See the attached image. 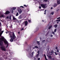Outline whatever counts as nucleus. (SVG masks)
<instances>
[{
	"label": "nucleus",
	"mask_w": 60,
	"mask_h": 60,
	"mask_svg": "<svg viewBox=\"0 0 60 60\" xmlns=\"http://www.w3.org/2000/svg\"><path fill=\"white\" fill-rule=\"evenodd\" d=\"M59 10V9H57V11H58Z\"/></svg>",
	"instance_id": "52"
},
{
	"label": "nucleus",
	"mask_w": 60,
	"mask_h": 60,
	"mask_svg": "<svg viewBox=\"0 0 60 60\" xmlns=\"http://www.w3.org/2000/svg\"><path fill=\"white\" fill-rule=\"evenodd\" d=\"M45 40H44L42 41V43H44V42H45Z\"/></svg>",
	"instance_id": "25"
},
{
	"label": "nucleus",
	"mask_w": 60,
	"mask_h": 60,
	"mask_svg": "<svg viewBox=\"0 0 60 60\" xmlns=\"http://www.w3.org/2000/svg\"><path fill=\"white\" fill-rule=\"evenodd\" d=\"M25 43L26 44H27V42H25Z\"/></svg>",
	"instance_id": "50"
},
{
	"label": "nucleus",
	"mask_w": 60,
	"mask_h": 60,
	"mask_svg": "<svg viewBox=\"0 0 60 60\" xmlns=\"http://www.w3.org/2000/svg\"><path fill=\"white\" fill-rule=\"evenodd\" d=\"M4 16L3 15H1V16H0V18H2V17H4Z\"/></svg>",
	"instance_id": "23"
},
{
	"label": "nucleus",
	"mask_w": 60,
	"mask_h": 60,
	"mask_svg": "<svg viewBox=\"0 0 60 60\" xmlns=\"http://www.w3.org/2000/svg\"><path fill=\"white\" fill-rule=\"evenodd\" d=\"M10 13V12L9 11H7L5 13V14L6 15L7 14H8Z\"/></svg>",
	"instance_id": "8"
},
{
	"label": "nucleus",
	"mask_w": 60,
	"mask_h": 60,
	"mask_svg": "<svg viewBox=\"0 0 60 60\" xmlns=\"http://www.w3.org/2000/svg\"><path fill=\"white\" fill-rule=\"evenodd\" d=\"M4 42L5 44H7L6 46V48H8V46H9V43H8L7 41L6 40H5L4 41Z\"/></svg>",
	"instance_id": "3"
},
{
	"label": "nucleus",
	"mask_w": 60,
	"mask_h": 60,
	"mask_svg": "<svg viewBox=\"0 0 60 60\" xmlns=\"http://www.w3.org/2000/svg\"><path fill=\"white\" fill-rule=\"evenodd\" d=\"M21 16H20L19 17V19H21Z\"/></svg>",
	"instance_id": "28"
},
{
	"label": "nucleus",
	"mask_w": 60,
	"mask_h": 60,
	"mask_svg": "<svg viewBox=\"0 0 60 60\" xmlns=\"http://www.w3.org/2000/svg\"><path fill=\"white\" fill-rule=\"evenodd\" d=\"M50 54H51V53H50V52H49V54L50 55Z\"/></svg>",
	"instance_id": "62"
},
{
	"label": "nucleus",
	"mask_w": 60,
	"mask_h": 60,
	"mask_svg": "<svg viewBox=\"0 0 60 60\" xmlns=\"http://www.w3.org/2000/svg\"><path fill=\"white\" fill-rule=\"evenodd\" d=\"M39 53H38V54L37 55L38 56H39Z\"/></svg>",
	"instance_id": "54"
},
{
	"label": "nucleus",
	"mask_w": 60,
	"mask_h": 60,
	"mask_svg": "<svg viewBox=\"0 0 60 60\" xmlns=\"http://www.w3.org/2000/svg\"><path fill=\"white\" fill-rule=\"evenodd\" d=\"M6 58V59H7V57H6V58Z\"/></svg>",
	"instance_id": "60"
},
{
	"label": "nucleus",
	"mask_w": 60,
	"mask_h": 60,
	"mask_svg": "<svg viewBox=\"0 0 60 60\" xmlns=\"http://www.w3.org/2000/svg\"><path fill=\"white\" fill-rule=\"evenodd\" d=\"M52 9H53V8L52 7L51 8V10H52Z\"/></svg>",
	"instance_id": "53"
},
{
	"label": "nucleus",
	"mask_w": 60,
	"mask_h": 60,
	"mask_svg": "<svg viewBox=\"0 0 60 60\" xmlns=\"http://www.w3.org/2000/svg\"><path fill=\"white\" fill-rule=\"evenodd\" d=\"M6 19H9V16H7L6 17Z\"/></svg>",
	"instance_id": "39"
},
{
	"label": "nucleus",
	"mask_w": 60,
	"mask_h": 60,
	"mask_svg": "<svg viewBox=\"0 0 60 60\" xmlns=\"http://www.w3.org/2000/svg\"><path fill=\"white\" fill-rule=\"evenodd\" d=\"M1 21H2V20H1Z\"/></svg>",
	"instance_id": "64"
},
{
	"label": "nucleus",
	"mask_w": 60,
	"mask_h": 60,
	"mask_svg": "<svg viewBox=\"0 0 60 60\" xmlns=\"http://www.w3.org/2000/svg\"><path fill=\"white\" fill-rule=\"evenodd\" d=\"M57 26V25L56 24L54 26V27H55V28H56Z\"/></svg>",
	"instance_id": "16"
},
{
	"label": "nucleus",
	"mask_w": 60,
	"mask_h": 60,
	"mask_svg": "<svg viewBox=\"0 0 60 60\" xmlns=\"http://www.w3.org/2000/svg\"><path fill=\"white\" fill-rule=\"evenodd\" d=\"M52 34H55V32H54L53 31L52 32Z\"/></svg>",
	"instance_id": "33"
},
{
	"label": "nucleus",
	"mask_w": 60,
	"mask_h": 60,
	"mask_svg": "<svg viewBox=\"0 0 60 60\" xmlns=\"http://www.w3.org/2000/svg\"><path fill=\"white\" fill-rule=\"evenodd\" d=\"M2 31V30L0 29V32H1ZM4 32V31H1V32H0V37L3 34V33Z\"/></svg>",
	"instance_id": "4"
},
{
	"label": "nucleus",
	"mask_w": 60,
	"mask_h": 60,
	"mask_svg": "<svg viewBox=\"0 0 60 60\" xmlns=\"http://www.w3.org/2000/svg\"><path fill=\"white\" fill-rule=\"evenodd\" d=\"M40 60V58H38V60Z\"/></svg>",
	"instance_id": "49"
},
{
	"label": "nucleus",
	"mask_w": 60,
	"mask_h": 60,
	"mask_svg": "<svg viewBox=\"0 0 60 60\" xmlns=\"http://www.w3.org/2000/svg\"><path fill=\"white\" fill-rule=\"evenodd\" d=\"M48 57L49 58V59H51L52 58V57H51V56L50 55Z\"/></svg>",
	"instance_id": "18"
},
{
	"label": "nucleus",
	"mask_w": 60,
	"mask_h": 60,
	"mask_svg": "<svg viewBox=\"0 0 60 60\" xmlns=\"http://www.w3.org/2000/svg\"><path fill=\"white\" fill-rule=\"evenodd\" d=\"M56 49H57V46H56L55 48Z\"/></svg>",
	"instance_id": "45"
},
{
	"label": "nucleus",
	"mask_w": 60,
	"mask_h": 60,
	"mask_svg": "<svg viewBox=\"0 0 60 60\" xmlns=\"http://www.w3.org/2000/svg\"><path fill=\"white\" fill-rule=\"evenodd\" d=\"M44 14L45 15L46 14V12H45V13H44Z\"/></svg>",
	"instance_id": "55"
},
{
	"label": "nucleus",
	"mask_w": 60,
	"mask_h": 60,
	"mask_svg": "<svg viewBox=\"0 0 60 60\" xmlns=\"http://www.w3.org/2000/svg\"><path fill=\"white\" fill-rule=\"evenodd\" d=\"M10 28H12V25H11V26Z\"/></svg>",
	"instance_id": "38"
},
{
	"label": "nucleus",
	"mask_w": 60,
	"mask_h": 60,
	"mask_svg": "<svg viewBox=\"0 0 60 60\" xmlns=\"http://www.w3.org/2000/svg\"><path fill=\"white\" fill-rule=\"evenodd\" d=\"M37 43L38 45H40V42H39V41H37Z\"/></svg>",
	"instance_id": "12"
},
{
	"label": "nucleus",
	"mask_w": 60,
	"mask_h": 60,
	"mask_svg": "<svg viewBox=\"0 0 60 60\" xmlns=\"http://www.w3.org/2000/svg\"><path fill=\"white\" fill-rule=\"evenodd\" d=\"M33 55H32L31 54L30 55V56H31V57H33Z\"/></svg>",
	"instance_id": "43"
},
{
	"label": "nucleus",
	"mask_w": 60,
	"mask_h": 60,
	"mask_svg": "<svg viewBox=\"0 0 60 60\" xmlns=\"http://www.w3.org/2000/svg\"><path fill=\"white\" fill-rule=\"evenodd\" d=\"M56 21H60V19H59L56 20Z\"/></svg>",
	"instance_id": "31"
},
{
	"label": "nucleus",
	"mask_w": 60,
	"mask_h": 60,
	"mask_svg": "<svg viewBox=\"0 0 60 60\" xmlns=\"http://www.w3.org/2000/svg\"><path fill=\"white\" fill-rule=\"evenodd\" d=\"M9 34L10 35V38H11V39L10 40V41L11 42H12V41H13L14 39L15 38L16 36H15V34H14V33H12V36H11L10 34V33H9Z\"/></svg>",
	"instance_id": "2"
},
{
	"label": "nucleus",
	"mask_w": 60,
	"mask_h": 60,
	"mask_svg": "<svg viewBox=\"0 0 60 60\" xmlns=\"http://www.w3.org/2000/svg\"><path fill=\"white\" fill-rule=\"evenodd\" d=\"M18 34H20V32H18Z\"/></svg>",
	"instance_id": "51"
},
{
	"label": "nucleus",
	"mask_w": 60,
	"mask_h": 60,
	"mask_svg": "<svg viewBox=\"0 0 60 60\" xmlns=\"http://www.w3.org/2000/svg\"><path fill=\"white\" fill-rule=\"evenodd\" d=\"M57 51L58 52H59V50H58V49H57Z\"/></svg>",
	"instance_id": "35"
},
{
	"label": "nucleus",
	"mask_w": 60,
	"mask_h": 60,
	"mask_svg": "<svg viewBox=\"0 0 60 60\" xmlns=\"http://www.w3.org/2000/svg\"><path fill=\"white\" fill-rule=\"evenodd\" d=\"M51 60H54V58H52L51 59Z\"/></svg>",
	"instance_id": "46"
},
{
	"label": "nucleus",
	"mask_w": 60,
	"mask_h": 60,
	"mask_svg": "<svg viewBox=\"0 0 60 60\" xmlns=\"http://www.w3.org/2000/svg\"><path fill=\"white\" fill-rule=\"evenodd\" d=\"M28 21L29 22V23H31V20H30L28 19Z\"/></svg>",
	"instance_id": "21"
},
{
	"label": "nucleus",
	"mask_w": 60,
	"mask_h": 60,
	"mask_svg": "<svg viewBox=\"0 0 60 60\" xmlns=\"http://www.w3.org/2000/svg\"><path fill=\"white\" fill-rule=\"evenodd\" d=\"M44 2H47L48 1V0H44Z\"/></svg>",
	"instance_id": "32"
},
{
	"label": "nucleus",
	"mask_w": 60,
	"mask_h": 60,
	"mask_svg": "<svg viewBox=\"0 0 60 60\" xmlns=\"http://www.w3.org/2000/svg\"><path fill=\"white\" fill-rule=\"evenodd\" d=\"M13 20H16V19L14 17H13Z\"/></svg>",
	"instance_id": "19"
},
{
	"label": "nucleus",
	"mask_w": 60,
	"mask_h": 60,
	"mask_svg": "<svg viewBox=\"0 0 60 60\" xmlns=\"http://www.w3.org/2000/svg\"><path fill=\"white\" fill-rule=\"evenodd\" d=\"M22 30H24V28H22L21 30V31H22Z\"/></svg>",
	"instance_id": "34"
},
{
	"label": "nucleus",
	"mask_w": 60,
	"mask_h": 60,
	"mask_svg": "<svg viewBox=\"0 0 60 60\" xmlns=\"http://www.w3.org/2000/svg\"><path fill=\"white\" fill-rule=\"evenodd\" d=\"M57 19H60V17L57 18Z\"/></svg>",
	"instance_id": "40"
},
{
	"label": "nucleus",
	"mask_w": 60,
	"mask_h": 60,
	"mask_svg": "<svg viewBox=\"0 0 60 60\" xmlns=\"http://www.w3.org/2000/svg\"><path fill=\"white\" fill-rule=\"evenodd\" d=\"M40 40H41V38H40Z\"/></svg>",
	"instance_id": "57"
},
{
	"label": "nucleus",
	"mask_w": 60,
	"mask_h": 60,
	"mask_svg": "<svg viewBox=\"0 0 60 60\" xmlns=\"http://www.w3.org/2000/svg\"><path fill=\"white\" fill-rule=\"evenodd\" d=\"M44 56L45 57V60H48V59H47V58L46 57V55L44 54Z\"/></svg>",
	"instance_id": "14"
},
{
	"label": "nucleus",
	"mask_w": 60,
	"mask_h": 60,
	"mask_svg": "<svg viewBox=\"0 0 60 60\" xmlns=\"http://www.w3.org/2000/svg\"><path fill=\"white\" fill-rule=\"evenodd\" d=\"M58 23H59V22H57V24H58Z\"/></svg>",
	"instance_id": "58"
},
{
	"label": "nucleus",
	"mask_w": 60,
	"mask_h": 60,
	"mask_svg": "<svg viewBox=\"0 0 60 60\" xmlns=\"http://www.w3.org/2000/svg\"><path fill=\"white\" fill-rule=\"evenodd\" d=\"M42 21L43 22H44V20H42Z\"/></svg>",
	"instance_id": "59"
},
{
	"label": "nucleus",
	"mask_w": 60,
	"mask_h": 60,
	"mask_svg": "<svg viewBox=\"0 0 60 60\" xmlns=\"http://www.w3.org/2000/svg\"><path fill=\"white\" fill-rule=\"evenodd\" d=\"M33 49H35V48H34V47H33Z\"/></svg>",
	"instance_id": "56"
},
{
	"label": "nucleus",
	"mask_w": 60,
	"mask_h": 60,
	"mask_svg": "<svg viewBox=\"0 0 60 60\" xmlns=\"http://www.w3.org/2000/svg\"><path fill=\"white\" fill-rule=\"evenodd\" d=\"M31 54L32 55H34V52H32Z\"/></svg>",
	"instance_id": "37"
},
{
	"label": "nucleus",
	"mask_w": 60,
	"mask_h": 60,
	"mask_svg": "<svg viewBox=\"0 0 60 60\" xmlns=\"http://www.w3.org/2000/svg\"><path fill=\"white\" fill-rule=\"evenodd\" d=\"M7 27H8V26H7Z\"/></svg>",
	"instance_id": "61"
},
{
	"label": "nucleus",
	"mask_w": 60,
	"mask_h": 60,
	"mask_svg": "<svg viewBox=\"0 0 60 60\" xmlns=\"http://www.w3.org/2000/svg\"><path fill=\"white\" fill-rule=\"evenodd\" d=\"M41 6L43 8H46V7H45V5H44V4H41Z\"/></svg>",
	"instance_id": "5"
},
{
	"label": "nucleus",
	"mask_w": 60,
	"mask_h": 60,
	"mask_svg": "<svg viewBox=\"0 0 60 60\" xmlns=\"http://www.w3.org/2000/svg\"><path fill=\"white\" fill-rule=\"evenodd\" d=\"M57 3L58 4H60V0H57Z\"/></svg>",
	"instance_id": "9"
},
{
	"label": "nucleus",
	"mask_w": 60,
	"mask_h": 60,
	"mask_svg": "<svg viewBox=\"0 0 60 60\" xmlns=\"http://www.w3.org/2000/svg\"><path fill=\"white\" fill-rule=\"evenodd\" d=\"M35 47V48H37L38 49V47L37 46H36Z\"/></svg>",
	"instance_id": "29"
},
{
	"label": "nucleus",
	"mask_w": 60,
	"mask_h": 60,
	"mask_svg": "<svg viewBox=\"0 0 60 60\" xmlns=\"http://www.w3.org/2000/svg\"><path fill=\"white\" fill-rule=\"evenodd\" d=\"M56 29H55L54 31V32L55 33H56Z\"/></svg>",
	"instance_id": "27"
},
{
	"label": "nucleus",
	"mask_w": 60,
	"mask_h": 60,
	"mask_svg": "<svg viewBox=\"0 0 60 60\" xmlns=\"http://www.w3.org/2000/svg\"><path fill=\"white\" fill-rule=\"evenodd\" d=\"M4 37H1V38H0V46H1L0 47V48L2 50L6 51V48H5L4 46H3V41H4Z\"/></svg>",
	"instance_id": "1"
},
{
	"label": "nucleus",
	"mask_w": 60,
	"mask_h": 60,
	"mask_svg": "<svg viewBox=\"0 0 60 60\" xmlns=\"http://www.w3.org/2000/svg\"><path fill=\"white\" fill-rule=\"evenodd\" d=\"M11 16H10L9 18V19H10L11 20Z\"/></svg>",
	"instance_id": "24"
},
{
	"label": "nucleus",
	"mask_w": 60,
	"mask_h": 60,
	"mask_svg": "<svg viewBox=\"0 0 60 60\" xmlns=\"http://www.w3.org/2000/svg\"><path fill=\"white\" fill-rule=\"evenodd\" d=\"M54 53V51H52L51 52H50V53H51V54H50V55H52V53Z\"/></svg>",
	"instance_id": "11"
},
{
	"label": "nucleus",
	"mask_w": 60,
	"mask_h": 60,
	"mask_svg": "<svg viewBox=\"0 0 60 60\" xmlns=\"http://www.w3.org/2000/svg\"><path fill=\"white\" fill-rule=\"evenodd\" d=\"M54 53L55 54V55H57V53H56V52H54Z\"/></svg>",
	"instance_id": "30"
},
{
	"label": "nucleus",
	"mask_w": 60,
	"mask_h": 60,
	"mask_svg": "<svg viewBox=\"0 0 60 60\" xmlns=\"http://www.w3.org/2000/svg\"><path fill=\"white\" fill-rule=\"evenodd\" d=\"M57 6V5L56 4H54V7H56Z\"/></svg>",
	"instance_id": "20"
},
{
	"label": "nucleus",
	"mask_w": 60,
	"mask_h": 60,
	"mask_svg": "<svg viewBox=\"0 0 60 60\" xmlns=\"http://www.w3.org/2000/svg\"><path fill=\"white\" fill-rule=\"evenodd\" d=\"M38 30H39V28H38Z\"/></svg>",
	"instance_id": "63"
},
{
	"label": "nucleus",
	"mask_w": 60,
	"mask_h": 60,
	"mask_svg": "<svg viewBox=\"0 0 60 60\" xmlns=\"http://www.w3.org/2000/svg\"><path fill=\"white\" fill-rule=\"evenodd\" d=\"M46 11H47V10H45V11H44L45 12H46Z\"/></svg>",
	"instance_id": "48"
},
{
	"label": "nucleus",
	"mask_w": 60,
	"mask_h": 60,
	"mask_svg": "<svg viewBox=\"0 0 60 60\" xmlns=\"http://www.w3.org/2000/svg\"><path fill=\"white\" fill-rule=\"evenodd\" d=\"M20 7H21V8L22 7V8H24V7L23 6H21Z\"/></svg>",
	"instance_id": "42"
},
{
	"label": "nucleus",
	"mask_w": 60,
	"mask_h": 60,
	"mask_svg": "<svg viewBox=\"0 0 60 60\" xmlns=\"http://www.w3.org/2000/svg\"><path fill=\"white\" fill-rule=\"evenodd\" d=\"M51 15H53L54 14V12H52L51 13Z\"/></svg>",
	"instance_id": "22"
},
{
	"label": "nucleus",
	"mask_w": 60,
	"mask_h": 60,
	"mask_svg": "<svg viewBox=\"0 0 60 60\" xmlns=\"http://www.w3.org/2000/svg\"><path fill=\"white\" fill-rule=\"evenodd\" d=\"M52 27V25H51L49 26L48 28L49 29H50L51 28V27Z\"/></svg>",
	"instance_id": "13"
},
{
	"label": "nucleus",
	"mask_w": 60,
	"mask_h": 60,
	"mask_svg": "<svg viewBox=\"0 0 60 60\" xmlns=\"http://www.w3.org/2000/svg\"><path fill=\"white\" fill-rule=\"evenodd\" d=\"M18 11L19 14H21L22 13V10L20 9H19Z\"/></svg>",
	"instance_id": "6"
},
{
	"label": "nucleus",
	"mask_w": 60,
	"mask_h": 60,
	"mask_svg": "<svg viewBox=\"0 0 60 60\" xmlns=\"http://www.w3.org/2000/svg\"><path fill=\"white\" fill-rule=\"evenodd\" d=\"M50 37H53V35H50Z\"/></svg>",
	"instance_id": "47"
},
{
	"label": "nucleus",
	"mask_w": 60,
	"mask_h": 60,
	"mask_svg": "<svg viewBox=\"0 0 60 60\" xmlns=\"http://www.w3.org/2000/svg\"><path fill=\"white\" fill-rule=\"evenodd\" d=\"M24 6H25L26 7H27V6L26 5H24Z\"/></svg>",
	"instance_id": "36"
},
{
	"label": "nucleus",
	"mask_w": 60,
	"mask_h": 60,
	"mask_svg": "<svg viewBox=\"0 0 60 60\" xmlns=\"http://www.w3.org/2000/svg\"><path fill=\"white\" fill-rule=\"evenodd\" d=\"M17 8L13 7L12 8V9L13 10H15Z\"/></svg>",
	"instance_id": "15"
},
{
	"label": "nucleus",
	"mask_w": 60,
	"mask_h": 60,
	"mask_svg": "<svg viewBox=\"0 0 60 60\" xmlns=\"http://www.w3.org/2000/svg\"><path fill=\"white\" fill-rule=\"evenodd\" d=\"M19 15V13L18 12H17L15 14L16 16H18Z\"/></svg>",
	"instance_id": "17"
},
{
	"label": "nucleus",
	"mask_w": 60,
	"mask_h": 60,
	"mask_svg": "<svg viewBox=\"0 0 60 60\" xmlns=\"http://www.w3.org/2000/svg\"><path fill=\"white\" fill-rule=\"evenodd\" d=\"M49 32H48L45 35V36H47V35H48V34H49Z\"/></svg>",
	"instance_id": "26"
},
{
	"label": "nucleus",
	"mask_w": 60,
	"mask_h": 60,
	"mask_svg": "<svg viewBox=\"0 0 60 60\" xmlns=\"http://www.w3.org/2000/svg\"><path fill=\"white\" fill-rule=\"evenodd\" d=\"M38 53V54H39L40 53V52H39V51L38 50L37 52Z\"/></svg>",
	"instance_id": "41"
},
{
	"label": "nucleus",
	"mask_w": 60,
	"mask_h": 60,
	"mask_svg": "<svg viewBox=\"0 0 60 60\" xmlns=\"http://www.w3.org/2000/svg\"><path fill=\"white\" fill-rule=\"evenodd\" d=\"M10 11L12 13H13V10L12 9H12H11L10 10Z\"/></svg>",
	"instance_id": "10"
},
{
	"label": "nucleus",
	"mask_w": 60,
	"mask_h": 60,
	"mask_svg": "<svg viewBox=\"0 0 60 60\" xmlns=\"http://www.w3.org/2000/svg\"><path fill=\"white\" fill-rule=\"evenodd\" d=\"M39 9H41V7L40 6H39Z\"/></svg>",
	"instance_id": "44"
},
{
	"label": "nucleus",
	"mask_w": 60,
	"mask_h": 60,
	"mask_svg": "<svg viewBox=\"0 0 60 60\" xmlns=\"http://www.w3.org/2000/svg\"><path fill=\"white\" fill-rule=\"evenodd\" d=\"M24 23L25 24V26H27V24H28V22H27V21H26L24 22Z\"/></svg>",
	"instance_id": "7"
}]
</instances>
